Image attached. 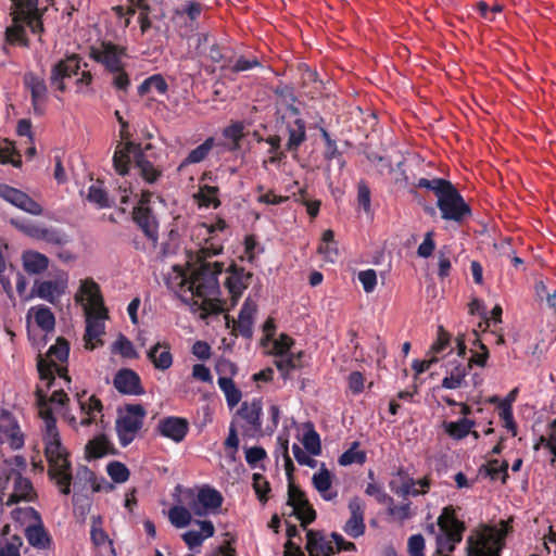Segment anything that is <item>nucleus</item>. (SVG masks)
<instances>
[{"label": "nucleus", "instance_id": "obj_46", "mask_svg": "<svg viewBox=\"0 0 556 556\" xmlns=\"http://www.w3.org/2000/svg\"><path fill=\"white\" fill-rule=\"evenodd\" d=\"M70 355V344L66 339L63 337H59L56 339L55 344L51 345L47 352L46 359L48 361H59L61 363H66Z\"/></svg>", "mask_w": 556, "mask_h": 556}, {"label": "nucleus", "instance_id": "obj_18", "mask_svg": "<svg viewBox=\"0 0 556 556\" xmlns=\"http://www.w3.org/2000/svg\"><path fill=\"white\" fill-rule=\"evenodd\" d=\"M349 510L351 516L346 520L343 530L349 536L357 539L362 536L366 530L364 521L365 504L359 497L355 496L349 502Z\"/></svg>", "mask_w": 556, "mask_h": 556}, {"label": "nucleus", "instance_id": "obj_1", "mask_svg": "<svg viewBox=\"0 0 556 556\" xmlns=\"http://www.w3.org/2000/svg\"><path fill=\"white\" fill-rule=\"evenodd\" d=\"M199 228L203 229L207 236L204 245L197 253V261L200 265L189 277H182L180 290L190 293L192 304L202 311V317H206L224 312L222 301L216 298L219 293L217 276L223 271V263H210L207 260L223 252V244L216 241L213 235L216 231L225 230L227 223L225 219L218 218L214 224L203 223Z\"/></svg>", "mask_w": 556, "mask_h": 556}, {"label": "nucleus", "instance_id": "obj_21", "mask_svg": "<svg viewBox=\"0 0 556 556\" xmlns=\"http://www.w3.org/2000/svg\"><path fill=\"white\" fill-rule=\"evenodd\" d=\"M37 370L41 381H46V388L49 390L54 381L56 374L60 378L64 379L67 383L71 382L68 370L66 366H59L52 361H48L41 355L37 357Z\"/></svg>", "mask_w": 556, "mask_h": 556}, {"label": "nucleus", "instance_id": "obj_47", "mask_svg": "<svg viewBox=\"0 0 556 556\" xmlns=\"http://www.w3.org/2000/svg\"><path fill=\"white\" fill-rule=\"evenodd\" d=\"M258 66H261V62L257 58L247 59L244 56H240L237 60L232 58V63L229 62L226 63V65H220V68L232 74H238Z\"/></svg>", "mask_w": 556, "mask_h": 556}, {"label": "nucleus", "instance_id": "obj_42", "mask_svg": "<svg viewBox=\"0 0 556 556\" xmlns=\"http://www.w3.org/2000/svg\"><path fill=\"white\" fill-rule=\"evenodd\" d=\"M218 192V187L204 185L200 187V190L194 198L200 206H213L214 208H217L220 205Z\"/></svg>", "mask_w": 556, "mask_h": 556}, {"label": "nucleus", "instance_id": "obj_11", "mask_svg": "<svg viewBox=\"0 0 556 556\" xmlns=\"http://www.w3.org/2000/svg\"><path fill=\"white\" fill-rule=\"evenodd\" d=\"M48 460V476L53 480L60 492L64 495L71 493V484L73 480L72 464L68 456L50 458Z\"/></svg>", "mask_w": 556, "mask_h": 556}, {"label": "nucleus", "instance_id": "obj_22", "mask_svg": "<svg viewBox=\"0 0 556 556\" xmlns=\"http://www.w3.org/2000/svg\"><path fill=\"white\" fill-rule=\"evenodd\" d=\"M65 288L66 279L37 281L33 288L31 295L55 304L59 296L64 293Z\"/></svg>", "mask_w": 556, "mask_h": 556}, {"label": "nucleus", "instance_id": "obj_44", "mask_svg": "<svg viewBox=\"0 0 556 556\" xmlns=\"http://www.w3.org/2000/svg\"><path fill=\"white\" fill-rule=\"evenodd\" d=\"M204 8L205 5H203L201 2L188 0L177 7L174 11V14L176 17L187 16L190 22H195L199 20Z\"/></svg>", "mask_w": 556, "mask_h": 556}, {"label": "nucleus", "instance_id": "obj_62", "mask_svg": "<svg viewBox=\"0 0 556 556\" xmlns=\"http://www.w3.org/2000/svg\"><path fill=\"white\" fill-rule=\"evenodd\" d=\"M3 433L8 437L9 444L12 448L18 450L24 445V437L16 422L4 429Z\"/></svg>", "mask_w": 556, "mask_h": 556}, {"label": "nucleus", "instance_id": "obj_63", "mask_svg": "<svg viewBox=\"0 0 556 556\" xmlns=\"http://www.w3.org/2000/svg\"><path fill=\"white\" fill-rule=\"evenodd\" d=\"M365 493L374 496L379 504H393V498L377 483H368Z\"/></svg>", "mask_w": 556, "mask_h": 556}, {"label": "nucleus", "instance_id": "obj_51", "mask_svg": "<svg viewBox=\"0 0 556 556\" xmlns=\"http://www.w3.org/2000/svg\"><path fill=\"white\" fill-rule=\"evenodd\" d=\"M397 475L400 477H404L405 480L403 481L402 485L399 489H396L394 486V482L391 481L390 482V489L393 492H395L397 495L403 496V497H405L407 495L417 496V495L420 494V490L415 488L416 481L413 478L406 477V475L404 473V471L402 469H400L397 471Z\"/></svg>", "mask_w": 556, "mask_h": 556}, {"label": "nucleus", "instance_id": "obj_57", "mask_svg": "<svg viewBox=\"0 0 556 556\" xmlns=\"http://www.w3.org/2000/svg\"><path fill=\"white\" fill-rule=\"evenodd\" d=\"M451 343V334L443 328V326L438 327V334L435 341L431 344L429 354L435 356L438 354L443 353Z\"/></svg>", "mask_w": 556, "mask_h": 556}, {"label": "nucleus", "instance_id": "obj_5", "mask_svg": "<svg viewBox=\"0 0 556 556\" xmlns=\"http://www.w3.org/2000/svg\"><path fill=\"white\" fill-rule=\"evenodd\" d=\"M147 410L141 404H126L115 422L119 444L129 445L143 427Z\"/></svg>", "mask_w": 556, "mask_h": 556}, {"label": "nucleus", "instance_id": "obj_20", "mask_svg": "<svg viewBox=\"0 0 556 556\" xmlns=\"http://www.w3.org/2000/svg\"><path fill=\"white\" fill-rule=\"evenodd\" d=\"M113 386L122 394L142 395L144 393L140 376L129 368H123L116 372Z\"/></svg>", "mask_w": 556, "mask_h": 556}, {"label": "nucleus", "instance_id": "obj_24", "mask_svg": "<svg viewBox=\"0 0 556 556\" xmlns=\"http://www.w3.org/2000/svg\"><path fill=\"white\" fill-rule=\"evenodd\" d=\"M257 312V305L250 298L245 299L240 313L238 321L232 323L243 338L251 339L253 334L254 315Z\"/></svg>", "mask_w": 556, "mask_h": 556}, {"label": "nucleus", "instance_id": "obj_58", "mask_svg": "<svg viewBox=\"0 0 556 556\" xmlns=\"http://www.w3.org/2000/svg\"><path fill=\"white\" fill-rule=\"evenodd\" d=\"M18 14L25 21V23L30 28L33 34H40L43 31V25L38 12V7L36 8V10H26Z\"/></svg>", "mask_w": 556, "mask_h": 556}, {"label": "nucleus", "instance_id": "obj_34", "mask_svg": "<svg viewBox=\"0 0 556 556\" xmlns=\"http://www.w3.org/2000/svg\"><path fill=\"white\" fill-rule=\"evenodd\" d=\"M23 267L26 273L38 275L43 273L49 266V258L36 251H26L23 253Z\"/></svg>", "mask_w": 556, "mask_h": 556}, {"label": "nucleus", "instance_id": "obj_30", "mask_svg": "<svg viewBox=\"0 0 556 556\" xmlns=\"http://www.w3.org/2000/svg\"><path fill=\"white\" fill-rule=\"evenodd\" d=\"M306 538V549L309 556H331L334 554V548L331 543L325 541L319 532L308 530Z\"/></svg>", "mask_w": 556, "mask_h": 556}, {"label": "nucleus", "instance_id": "obj_55", "mask_svg": "<svg viewBox=\"0 0 556 556\" xmlns=\"http://www.w3.org/2000/svg\"><path fill=\"white\" fill-rule=\"evenodd\" d=\"M302 443L309 454L318 456L321 453L320 437L312 426L311 429L304 433Z\"/></svg>", "mask_w": 556, "mask_h": 556}, {"label": "nucleus", "instance_id": "obj_6", "mask_svg": "<svg viewBox=\"0 0 556 556\" xmlns=\"http://www.w3.org/2000/svg\"><path fill=\"white\" fill-rule=\"evenodd\" d=\"M223 496L219 491L208 485L201 488L198 494L192 490L182 493L181 502L185 503L195 516H204L208 510H217L223 504Z\"/></svg>", "mask_w": 556, "mask_h": 556}, {"label": "nucleus", "instance_id": "obj_26", "mask_svg": "<svg viewBox=\"0 0 556 556\" xmlns=\"http://www.w3.org/2000/svg\"><path fill=\"white\" fill-rule=\"evenodd\" d=\"M286 128L288 134L286 150L289 152H298L299 148L307 139L305 122L296 117L293 122L287 123Z\"/></svg>", "mask_w": 556, "mask_h": 556}, {"label": "nucleus", "instance_id": "obj_14", "mask_svg": "<svg viewBox=\"0 0 556 556\" xmlns=\"http://www.w3.org/2000/svg\"><path fill=\"white\" fill-rule=\"evenodd\" d=\"M25 515L36 522L25 528V538L29 545L36 548H49L51 545V536L43 527L40 514L34 507H27Z\"/></svg>", "mask_w": 556, "mask_h": 556}, {"label": "nucleus", "instance_id": "obj_31", "mask_svg": "<svg viewBox=\"0 0 556 556\" xmlns=\"http://www.w3.org/2000/svg\"><path fill=\"white\" fill-rule=\"evenodd\" d=\"M153 366L160 370L168 369L173 364V355L167 343L157 342L147 353Z\"/></svg>", "mask_w": 556, "mask_h": 556}, {"label": "nucleus", "instance_id": "obj_38", "mask_svg": "<svg viewBox=\"0 0 556 556\" xmlns=\"http://www.w3.org/2000/svg\"><path fill=\"white\" fill-rule=\"evenodd\" d=\"M219 389L223 391L227 405L233 408L239 404L242 397L241 391L236 387L231 377L220 376L217 380Z\"/></svg>", "mask_w": 556, "mask_h": 556}, {"label": "nucleus", "instance_id": "obj_3", "mask_svg": "<svg viewBox=\"0 0 556 556\" xmlns=\"http://www.w3.org/2000/svg\"><path fill=\"white\" fill-rule=\"evenodd\" d=\"M416 187L434 193L442 219L462 224L472 215L470 206L450 180L440 177L419 178Z\"/></svg>", "mask_w": 556, "mask_h": 556}, {"label": "nucleus", "instance_id": "obj_53", "mask_svg": "<svg viewBox=\"0 0 556 556\" xmlns=\"http://www.w3.org/2000/svg\"><path fill=\"white\" fill-rule=\"evenodd\" d=\"M132 8L139 9L140 13L138 21L140 24L141 33L144 34L151 28V21L149 18L150 5L147 0H128Z\"/></svg>", "mask_w": 556, "mask_h": 556}, {"label": "nucleus", "instance_id": "obj_59", "mask_svg": "<svg viewBox=\"0 0 556 556\" xmlns=\"http://www.w3.org/2000/svg\"><path fill=\"white\" fill-rule=\"evenodd\" d=\"M476 346H478L481 352H473L471 357L468 359V362L465 365H470V369L473 365L484 367L486 365L488 358H489V350L485 344H483L478 338L475 340L473 343Z\"/></svg>", "mask_w": 556, "mask_h": 556}, {"label": "nucleus", "instance_id": "obj_48", "mask_svg": "<svg viewBox=\"0 0 556 556\" xmlns=\"http://www.w3.org/2000/svg\"><path fill=\"white\" fill-rule=\"evenodd\" d=\"M112 352L119 354L125 358L136 359L139 357L132 342L124 334H119L116 341L113 343Z\"/></svg>", "mask_w": 556, "mask_h": 556}, {"label": "nucleus", "instance_id": "obj_15", "mask_svg": "<svg viewBox=\"0 0 556 556\" xmlns=\"http://www.w3.org/2000/svg\"><path fill=\"white\" fill-rule=\"evenodd\" d=\"M13 480V492L10 494L7 505L11 506L21 501L33 502L36 498V492L33 486L31 481L28 478L23 477V475L15 470L14 468L10 469V472L7 475V479H2V481Z\"/></svg>", "mask_w": 556, "mask_h": 556}, {"label": "nucleus", "instance_id": "obj_23", "mask_svg": "<svg viewBox=\"0 0 556 556\" xmlns=\"http://www.w3.org/2000/svg\"><path fill=\"white\" fill-rule=\"evenodd\" d=\"M141 150L140 144H136L131 141H126L124 144H118L113 155V166L115 170L125 176L129 172L131 163V154L135 157V153Z\"/></svg>", "mask_w": 556, "mask_h": 556}, {"label": "nucleus", "instance_id": "obj_12", "mask_svg": "<svg viewBox=\"0 0 556 556\" xmlns=\"http://www.w3.org/2000/svg\"><path fill=\"white\" fill-rule=\"evenodd\" d=\"M226 271L228 276L225 281V287L231 296V305L235 306L244 290L250 286L253 274L236 264H231Z\"/></svg>", "mask_w": 556, "mask_h": 556}, {"label": "nucleus", "instance_id": "obj_60", "mask_svg": "<svg viewBox=\"0 0 556 556\" xmlns=\"http://www.w3.org/2000/svg\"><path fill=\"white\" fill-rule=\"evenodd\" d=\"M294 344V340L286 334L281 333L275 341H274V354L276 356H285L288 353H290V350L292 345Z\"/></svg>", "mask_w": 556, "mask_h": 556}, {"label": "nucleus", "instance_id": "obj_17", "mask_svg": "<svg viewBox=\"0 0 556 556\" xmlns=\"http://www.w3.org/2000/svg\"><path fill=\"white\" fill-rule=\"evenodd\" d=\"M198 48L203 49L202 53L213 63H220L222 65H226L229 62L232 63V49L229 46L219 45L212 40L207 34L199 36Z\"/></svg>", "mask_w": 556, "mask_h": 556}, {"label": "nucleus", "instance_id": "obj_64", "mask_svg": "<svg viewBox=\"0 0 556 556\" xmlns=\"http://www.w3.org/2000/svg\"><path fill=\"white\" fill-rule=\"evenodd\" d=\"M425 539L421 534H413L408 538L407 551L409 556H426Z\"/></svg>", "mask_w": 556, "mask_h": 556}, {"label": "nucleus", "instance_id": "obj_52", "mask_svg": "<svg viewBox=\"0 0 556 556\" xmlns=\"http://www.w3.org/2000/svg\"><path fill=\"white\" fill-rule=\"evenodd\" d=\"M84 395H86V391L77 394L79 407L84 415L96 416V414L102 413V402L96 395H91L87 401H83Z\"/></svg>", "mask_w": 556, "mask_h": 556}, {"label": "nucleus", "instance_id": "obj_27", "mask_svg": "<svg viewBox=\"0 0 556 556\" xmlns=\"http://www.w3.org/2000/svg\"><path fill=\"white\" fill-rule=\"evenodd\" d=\"M30 317L34 318L36 325L46 333H49L55 328V316L46 305H36L29 308L27 313V321Z\"/></svg>", "mask_w": 556, "mask_h": 556}, {"label": "nucleus", "instance_id": "obj_40", "mask_svg": "<svg viewBox=\"0 0 556 556\" xmlns=\"http://www.w3.org/2000/svg\"><path fill=\"white\" fill-rule=\"evenodd\" d=\"M106 317H100L99 308L93 311L92 313H88L87 320H86V333L85 339L88 341H91L93 339L99 338L103 331H104V324L103 320L106 319Z\"/></svg>", "mask_w": 556, "mask_h": 556}, {"label": "nucleus", "instance_id": "obj_28", "mask_svg": "<svg viewBox=\"0 0 556 556\" xmlns=\"http://www.w3.org/2000/svg\"><path fill=\"white\" fill-rule=\"evenodd\" d=\"M85 453L88 459H97L115 455L117 451L104 434H99L86 444Z\"/></svg>", "mask_w": 556, "mask_h": 556}, {"label": "nucleus", "instance_id": "obj_35", "mask_svg": "<svg viewBox=\"0 0 556 556\" xmlns=\"http://www.w3.org/2000/svg\"><path fill=\"white\" fill-rule=\"evenodd\" d=\"M215 146V139L213 137L206 138L203 143L198 146L195 149L191 150L188 155L184 159V161L180 163L178 169L181 170L184 167L190 165V164H198L204 161L212 149Z\"/></svg>", "mask_w": 556, "mask_h": 556}, {"label": "nucleus", "instance_id": "obj_29", "mask_svg": "<svg viewBox=\"0 0 556 556\" xmlns=\"http://www.w3.org/2000/svg\"><path fill=\"white\" fill-rule=\"evenodd\" d=\"M312 483L323 500L332 501L338 496L337 491H331L332 475L324 465L318 472L313 475Z\"/></svg>", "mask_w": 556, "mask_h": 556}, {"label": "nucleus", "instance_id": "obj_7", "mask_svg": "<svg viewBox=\"0 0 556 556\" xmlns=\"http://www.w3.org/2000/svg\"><path fill=\"white\" fill-rule=\"evenodd\" d=\"M287 505L292 507L291 515H294L306 529L308 525L315 521L317 514L309 503L305 492L293 482L288 485Z\"/></svg>", "mask_w": 556, "mask_h": 556}, {"label": "nucleus", "instance_id": "obj_50", "mask_svg": "<svg viewBox=\"0 0 556 556\" xmlns=\"http://www.w3.org/2000/svg\"><path fill=\"white\" fill-rule=\"evenodd\" d=\"M23 540L14 534L9 539H0V556H21Z\"/></svg>", "mask_w": 556, "mask_h": 556}, {"label": "nucleus", "instance_id": "obj_56", "mask_svg": "<svg viewBox=\"0 0 556 556\" xmlns=\"http://www.w3.org/2000/svg\"><path fill=\"white\" fill-rule=\"evenodd\" d=\"M40 240L55 245H65L71 241V238L66 232L60 229L45 227Z\"/></svg>", "mask_w": 556, "mask_h": 556}, {"label": "nucleus", "instance_id": "obj_2", "mask_svg": "<svg viewBox=\"0 0 556 556\" xmlns=\"http://www.w3.org/2000/svg\"><path fill=\"white\" fill-rule=\"evenodd\" d=\"M513 532V516L495 523L482 522L467 536L465 556H502L506 540Z\"/></svg>", "mask_w": 556, "mask_h": 556}, {"label": "nucleus", "instance_id": "obj_37", "mask_svg": "<svg viewBox=\"0 0 556 556\" xmlns=\"http://www.w3.org/2000/svg\"><path fill=\"white\" fill-rule=\"evenodd\" d=\"M475 420L468 419L467 417L460 418L457 421H444V431L455 440H462L466 438L471 429L475 427Z\"/></svg>", "mask_w": 556, "mask_h": 556}, {"label": "nucleus", "instance_id": "obj_33", "mask_svg": "<svg viewBox=\"0 0 556 556\" xmlns=\"http://www.w3.org/2000/svg\"><path fill=\"white\" fill-rule=\"evenodd\" d=\"M469 370L470 365H465L464 363L453 364L442 380V387L445 389H458L466 386L465 378Z\"/></svg>", "mask_w": 556, "mask_h": 556}, {"label": "nucleus", "instance_id": "obj_10", "mask_svg": "<svg viewBox=\"0 0 556 556\" xmlns=\"http://www.w3.org/2000/svg\"><path fill=\"white\" fill-rule=\"evenodd\" d=\"M25 88L30 92L34 114L42 116L48 102V87L43 78L34 73H26L23 78Z\"/></svg>", "mask_w": 556, "mask_h": 556}, {"label": "nucleus", "instance_id": "obj_54", "mask_svg": "<svg viewBox=\"0 0 556 556\" xmlns=\"http://www.w3.org/2000/svg\"><path fill=\"white\" fill-rule=\"evenodd\" d=\"M106 471H108V475L111 477V479L116 483L126 482L130 475L126 465H124L121 462H116V460L108 464Z\"/></svg>", "mask_w": 556, "mask_h": 556}, {"label": "nucleus", "instance_id": "obj_13", "mask_svg": "<svg viewBox=\"0 0 556 556\" xmlns=\"http://www.w3.org/2000/svg\"><path fill=\"white\" fill-rule=\"evenodd\" d=\"M0 198L31 215H41L42 206L27 193L5 184H0Z\"/></svg>", "mask_w": 556, "mask_h": 556}, {"label": "nucleus", "instance_id": "obj_45", "mask_svg": "<svg viewBox=\"0 0 556 556\" xmlns=\"http://www.w3.org/2000/svg\"><path fill=\"white\" fill-rule=\"evenodd\" d=\"M358 447L359 442L354 441L351 444L350 448L341 454V456L338 459V463L341 466H350L352 464L363 465L366 462L367 456L364 451H358Z\"/></svg>", "mask_w": 556, "mask_h": 556}, {"label": "nucleus", "instance_id": "obj_43", "mask_svg": "<svg viewBox=\"0 0 556 556\" xmlns=\"http://www.w3.org/2000/svg\"><path fill=\"white\" fill-rule=\"evenodd\" d=\"M191 513L189 506L174 505L168 510V519L175 528L181 529L190 525L192 520Z\"/></svg>", "mask_w": 556, "mask_h": 556}, {"label": "nucleus", "instance_id": "obj_19", "mask_svg": "<svg viewBox=\"0 0 556 556\" xmlns=\"http://www.w3.org/2000/svg\"><path fill=\"white\" fill-rule=\"evenodd\" d=\"M156 429L162 437L180 443L189 432V422L182 417L168 416L159 421Z\"/></svg>", "mask_w": 556, "mask_h": 556}, {"label": "nucleus", "instance_id": "obj_49", "mask_svg": "<svg viewBox=\"0 0 556 556\" xmlns=\"http://www.w3.org/2000/svg\"><path fill=\"white\" fill-rule=\"evenodd\" d=\"M252 486L256 494L257 500L264 505L269 500V493L271 492L270 483L262 473H253Z\"/></svg>", "mask_w": 556, "mask_h": 556}, {"label": "nucleus", "instance_id": "obj_25", "mask_svg": "<svg viewBox=\"0 0 556 556\" xmlns=\"http://www.w3.org/2000/svg\"><path fill=\"white\" fill-rule=\"evenodd\" d=\"M80 292L88 298V302L92 311L99 308L100 317L108 316V309L104 306L100 287L96 281L91 278L83 280L80 285Z\"/></svg>", "mask_w": 556, "mask_h": 556}, {"label": "nucleus", "instance_id": "obj_8", "mask_svg": "<svg viewBox=\"0 0 556 556\" xmlns=\"http://www.w3.org/2000/svg\"><path fill=\"white\" fill-rule=\"evenodd\" d=\"M126 49L111 41H102L99 47H90L89 56L104 66L108 72H118L124 66Z\"/></svg>", "mask_w": 556, "mask_h": 556}, {"label": "nucleus", "instance_id": "obj_16", "mask_svg": "<svg viewBox=\"0 0 556 556\" xmlns=\"http://www.w3.org/2000/svg\"><path fill=\"white\" fill-rule=\"evenodd\" d=\"M132 219L153 247L159 242V222L151 207L135 206Z\"/></svg>", "mask_w": 556, "mask_h": 556}, {"label": "nucleus", "instance_id": "obj_61", "mask_svg": "<svg viewBox=\"0 0 556 556\" xmlns=\"http://www.w3.org/2000/svg\"><path fill=\"white\" fill-rule=\"evenodd\" d=\"M88 200L96 203L101 208L110 206L108 193L101 187L96 185L89 187Z\"/></svg>", "mask_w": 556, "mask_h": 556}, {"label": "nucleus", "instance_id": "obj_36", "mask_svg": "<svg viewBox=\"0 0 556 556\" xmlns=\"http://www.w3.org/2000/svg\"><path fill=\"white\" fill-rule=\"evenodd\" d=\"M45 442V455L47 459L58 458L61 456H68L66 450L63 447L61 443V438L59 430H53L49 432H45L43 434Z\"/></svg>", "mask_w": 556, "mask_h": 556}, {"label": "nucleus", "instance_id": "obj_9", "mask_svg": "<svg viewBox=\"0 0 556 556\" xmlns=\"http://www.w3.org/2000/svg\"><path fill=\"white\" fill-rule=\"evenodd\" d=\"M262 413L263 405L261 400L254 399L251 403L243 402L241 404L237 415L243 421L241 424L243 435L255 438L262 434Z\"/></svg>", "mask_w": 556, "mask_h": 556}, {"label": "nucleus", "instance_id": "obj_32", "mask_svg": "<svg viewBox=\"0 0 556 556\" xmlns=\"http://www.w3.org/2000/svg\"><path fill=\"white\" fill-rule=\"evenodd\" d=\"M135 167L139 169L140 176L148 184H154L162 176V169L154 166L142 150L135 153Z\"/></svg>", "mask_w": 556, "mask_h": 556}, {"label": "nucleus", "instance_id": "obj_4", "mask_svg": "<svg viewBox=\"0 0 556 556\" xmlns=\"http://www.w3.org/2000/svg\"><path fill=\"white\" fill-rule=\"evenodd\" d=\"M440 533L435 536V551L431 556H452L463 540L465 522L456 516L452 505L445 506L437 520Z\"/></svg>", "mask_w": 556, "mask_h": 556}, {"label": "nucleus", "instance_id": "obj_39", "mask_svg": "<svg viewBox=\"0 0 556 556\" xmlns=\"http://www.w3.org/2000/svg\"><path fill=\"white\" fill-rule=\"evenodd\" d=\"M54 70L65 78H71L74 75L78 74V71L81 68V58L73 53L67 55L65 59L60 60L52 66Z\"/></svg>", "mask_w": 556, "mask_h": 556}, {"label": "nucleus", "instance_id": "obj_41", "mask_svg": "<svg viewBox=\"0 0 556 556\" xmlns=\"http://www.w3.org/2000/svg\"><path fill=\"white\" fill-rule=\"evenodd\" d=\"M304 356V352L300 351L298 353H288L285 356H279L278 359L275 361V366L279 371L282 372L283 376L288 375L291 370L303 367L302 358Z\"/></svg>", "mask_w": 556, "mask_h": 556}]
</instances>
